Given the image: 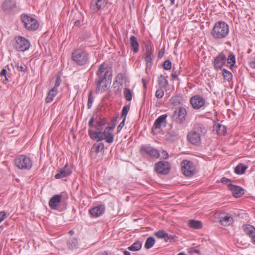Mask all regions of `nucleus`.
<instances>
[{
	"label": "nucleus",
	"mask_w": 255,
	"mask_h": 255,
	"mask_svg": "<svg viewBox=\"0 0 255 255\" xmlns=\"http://www.w3.org/2000/svg\"><path fill=\"white\" fill-rule=\"evenodd\" d=\"M229 31L228 25L224 21H219L214 25L211 34L215 39H222L228 35Z\"/></svg>",
	"instance_id": "nucleus-1"
},
{
	"label": "nucleus",
	"mask_w": 255,
	"mask_h": 255,
	"mask_svg": "<svg viewBox=\"0 0 255 255\" xmlns=\"http://www.w3.org/2000/svg\"><path fill=\"white\" fill-rule=\"evenodd\" d=\"M112 77V71L107 70L105 72L104 77H100V78L96 80V93H102L106 90L108 84V81H111Z\"/></svg>",
	"instance_id": "nucleus-2"
},
{
	"label": "nucleus",
	"mask_w": 255,
	"mask_h": 255,
	"mask_svg": "<svg viewBox=\"0 0 255 255\" xmlns=\"http://www.w3.org/2000/svg\"><path fill=\"white\" fill-rule=\"evenodd\" d=\"M32 164L30 158L24 155L18 156L14 160V165L20 169H30Z\"/></svg>",
	"instance_id": "nucleus-3"
},
{
	"label": "nucleus",
	"mask_w": 255,
	"mask_h": 255,
	"mask_svg": "<svg viewBox=\"0 0 255 255\" xmlns=\"http://www.w3.org/2000/svg\"><path fill=\"white\" fill-rule=\"evenodd\" d=\"M14 47L18 51L23 52L29 49L30 47V43L24 37L17 36L14 38Z\"/></svg>",
	"instance_id": "nucleus-4"
},
{
	"label": "nucleus",
	"mask_w": 255,
	"mask_h": 255,
	"mask_svg": "<svg viewBox=\"0 0 255 255\" xmlns=\"http://www.w3.org/2000/svg\"><path fill=\"white\" fill-rule=\"evenodd\" d=\"M72 59L78 65H83L87 63L88 60V54L84 51L76 50L72 53Z\"/></svg>",
	"instance_id": "nucleus-5"
},
{
	"label": "nucleus",
	"mask_w": 255,
	"mask_h": 255,
	"mask_svg": "<svg viewBox=\"0 0 255 255\" xmlns=\"http://www.w3.org/2000/svg\"><path fill=\"white\" fill-rule=\"evenodd\" d=\"M21 20L23 22L26 28L29 30H36L39 26L37 20L27 15H22L21 16Z\"/></svg>",
	"instance_id": "nucleus-6"
},
{
	"label": "nucleus",
	"mask_w": 255,
	"mask_h": 255,
	"mask_svg": "<svg viewBox=\"0 0 255 255\" xmlns=\"http://www.w3.org/2000/svg\"><path fill=\"white\" fill-rule=\"evenodd\" d=\"M182 171L185 176L190 177L193 176L195 172V168L192 162L183 160L181 164Z\"/></svg>",
	"instance_id": "nucleus-7"
},
{
	"label": "nucleus",
	"mask_w": 255,
	"mask_h": 255,
	"mask_svg": "<svg viewBox=\"0 0 255 255\" xmlns=\"http://www.w3.org/2000/svg\"><path fill=\"white\" fill-rule=\"evenodd\" d=\"M155 171L161 174H167L170 170V165L168 162L165 161H161L155 165Z\"/></svg>",
	"instance_id": "nucleus-8"
},
{
	"label": "nucleus",
	"mask_w": 255,
	"mask_h": 255,
	"mask_svg": "<svg viewBox=\"0 0 255 255\" xmlns=\"http://www.w3.org/2000/svg\"><path fill=\"white\" fill-rule=\"evenodd\" d=\"M115 126L107 127L103 132L100 131L101 140L105 139L107 142L111 143L113 142L114 135L112 131L114 129Z\"/></svg>",
	"instance_id": "nucleus-9"
},
{
	"label": "nucleus",
	"mask_w": 255,
	"mask_h": 255,
	"mask_svg": "<svg viewBox=\"0 0 255 255\" xmlns=\"http://www.w3.org/2000/svg\"><path fill=\"white\" fill-rule=\"evenodd\" d=\"M186 115L187 111L185 108L183 107L178 108L174 112L173 119L176 122L182 124L185 120Z\"/></svg>",
	"instance_id": "nucleus-10"
},
{
	"label": "nucleus",
	"mask_w": 255,
	"mask_h": 255,
	"mask_svg": "<svg viewBox=\"0 0 255 255\" xmlns=\"http://www.w3.org/2000/svg\"><path fill=\"white\" fill-rule=\"evenodd\" d=\"M190 104L194 109H199L205 104V99L200 95H195L191 98Z\"/></svg>",
	"instance_id": "nucleus-11"
},
{
	"label": "nucleus",
	"mask_w": 255,
	"mask_h": 255,
	"mask_svg": "<svg viewBox=\"0 0 255 255\" xmlns=\"http://www.w3.org/2000/svg\"><path fill=\"white\" fill-rule=\"evenodd\" d=\"M226 61V54L224 52L219 53L213 61L214 69L216 70H221Z\"/></svg>",
	"instance_id": "nucleus-12"
},
{
	"label": "nucleus",
	"mask_w": 255,
	"mask_h": 255,
	"mask_svg": "<svg viewBox=\"0 0 255 255\" xmlns=\"http://www.w3.org/2000/svg\"><path fill=\"white\" fill-rule=\"evenodd\" d=\"M107 3V0H92L90 5V10L95 13L100 9H103Z\"/></svg>",
	"instance_id": "nucleus-13"
},
{
	"label": "nucleus",
	"mask_w": 255,
	"mask_h": 255,
	"mask_svg": "<svg viewBox=\"0 0 255 255\" xmlns=\"http://www.w3.org/2000/svg\"><path fill=\"white\" fill-rule=\"evenodd\" d=\"M140 150L142 152L146 153L153 157H158L159 153L155 148L148 145H143L141 146Z\"/></svg>",
	"instance_id": "nucleus-14"
},
{
	"label": "nucleus",
	"mask_w": 255,
	"mask_h": 255,
	"mask_svg": "<svg viewBox=\"0 0 255 255\" xmlns=\"http://www.w3.org/2000/svg\"><path fill=\"white\" fill-rule=\"evenodd\" d=\"M167 117V116L166 114L159 116L154 123L152 130L153 131L154 130L160 129L162 126L165 127Z\"/></svg>",
	"instance_id": "nucleus-15"
},
{
	"label": "nucleus",
	"mask_w": 255,
	"mask_h": 255,
	"mask_svg": "<svg viewBox=\"0 0 255 255\" xmlns=\"http://www.w3.org/2000/svg\"><path fill=\"white\" fill-rule=\"evenodd\" d=\"M145 57L144 58L145 60L146 61L147 66H149L151 65V63L152 62L153 56V48L150 45H145Z\"/></svg>",
	"instance_id": "nucleus-16"
},
{
	"label": "nucleus",
	"mask_w": 255,
	"mask_h": 255,
	"mask_svg": "<svg viewBox=\"0 0 255 255\" xmlns=\"http://www.w3.org/2000/svg\"><path fill=\"white\" fill-rule=\"evenodd\" d=\"M72 173V170L68 164H66L65 166L61 169L59 173L55 175L56 179H60L69 176Z\"/></svg>",
	"instance_id": "nucleus-17"
},
{
	"label": "nucleus",
	"mask_w": 255,
	"mask_h": 255,
	"mask_svg": "<svg viewBox=\"0 0 255 255\" xmlns=\"http://www.w3.org/2000/svg\"><path fill=\"white\" fill-rule=\"evenodd\" d=\"M198 134L195 131H190L187 135L189 141L193 144L198 145L201 143V137L202 136Z\"/></svg>",
	"instance_id": "nucleus-18"
},
{
	"label": "nucleus",
	"mask_w": 255,
	"mask_h": 255,
	"mask_svg": "<svg viewBox=\"0 0 255 255\" xmlns=\"http://www.w3.org/2000/svg\"><path fill=\"white\" fill-rule=\"evenodd\" d=\"M62 196L61 195H56L52 197L49 201V205L52 209H57L58 206L61 202Z\"/></svg>",
	"instance_id": "nucleus-19"
},
{
	"label": "nucleus",
	"mask_w": 255,
	"mask_h": 255,
	"mask_svg": "<svg viewBox=\"0 0 255 255\" xmlns=\"http://www.w3.org/2000/svg\"><path fill=\"white\" fill-rule=\"evenodd\" d=\"M233 218L228 214H224L220 217V222L224 226H229L233 223Z\"/></svg>",
	"instance_id": "nucleus-20"
},
{
	"label": "nucleus",
	"mask_w": 255,
	"mask_h": 255,
	"mask_svg": "<svg viewBox=\"0 0 255 255\" xmlns=\"http://www.w3.org/2000/svg\"><path fill=\"white\" fill-rule=\"evenodd\" d=\"M154 235L157 238L159 239H164L165 241L166 242H171L173 239V237L172 236L169 235L163 230H160L155 233Z\"/></svg>",
	"instance_id": "nucleus-21"
},
{
	"label": "nucleus",
	"mask_w": 255,
	"mask_h": 255,
	"mask_svg": "<svg viewBox=\"0 0 255 255\" xmlns=\"http://www.w3.org/2000/svg\"><path fill=\"white\" fill-rule=\"evenodd\" d=\"M229 189L236 198H238L244 194L243 189L239 186L231 184L229 186Z\"/></svg>",
	"instance_id": "nucleus-22"
},
{
	"label": "nucleus",
	"mask_w": 255,
	"mask_h": 255,
	"mask_svg": "<svg viewBox=\"0 0 255 255\" xmlns=\"http://www.w3.org/2000/svg\"><path fill=\"white\" fill-rule=\"evenodd\" d=\"M104 211L105 207L103 205H100L91 209L90 213L92 216L97 217L102 215Z\"/></svg>",
	"instance_id": "nucleus-23"
},
{
	"label": "nucleus",
	"mask_w": 255,
	"mask_h": 255,
	"mask_svg": "<svg viewBox=\"0 0 255 255\" xmlns=\"http://www.w3.org/2000/svg\"><path fill=\"white\" fill-rule=\"evenodd\" d=\"M191 131H195L198 134L203 136L205 134L207 130L205 129L203 125L201 124H196L194 125L193 130Z\"/></svg>",
	"instance_id": "nucleus-24"
},
{
	"label": "nucleus",
	"mask_w": 255,
	"mask_h": 255,
	"mask_svg": "<svg viewBox=\"0 0 255 255\" xmlns=\"http://www.w3.org/2000/svg\"><path fill=\"white\" fill-rule=\"evenodd\" d=\"M104 144L102 142L95 143L91 148V155L93 156L94 153H98L100 152H104Z\"/></svg>",
	"instance_id": "nucleus-25"
},
{
	"label": "nucleus",
	"mask_w": 255,
	"mask_h": 255,
	"mask_svg": "<svg viewBox=\"0 0 255 255\" xmlns=\"http://www.w3.org/2000/svg\"><path fill=\"white\" fill-rule=\"evenodd\" d=\"M130 44L133 51L136 53L138 51L139 44L136 37L133 35L130 37Z\"/></svg>",
	"instance_id": "nucleus-26"
},
{
	"label": "nucleus",
	"mask_w": 255,
	"mask_h": 255,
	"mask_svg": "<svg viewBox=\"0 0 255 255\" xmlns=\"http://www.w3.org/2000/svg\"><path fill=\"white\" fill-rule=\"evenodd\" d=\"M242 228L246 234L249 237L253 235L255 232V228L251 225H244Z\"/></svg>",
	"instance_id": "nucleus-27"
},
{
	"label": "nucleus",
	"mask_w": 255,
	"mask_h": 255,
	"mask_svg": "<svg viewBox=\"0 0 255 255\" xmlns=\"http://www.w3.org/2000/svg\"><path fill=\"white\" fill-rule=\"evenodd\" d=\"M188 226L192 228L199 229L202 228V223L200 221L190 220L188 222Z\"/></svg>",
	"instance_id": "nucleus-28"
},
{
	"label": "nucleus",
	"mask_w": 255,
	"mask_h": 255,
	"mask_svg": "<svg viewBox=\"0 0 255 255\" xmlns=\"http://www.w3.org/2000/svg\"><path fill=\"white\" fill-rule=\"evenodd\" d=\"M15 7V3L12 0H6L2 4V7L5 10H11Z\"/></svg>",
	"instance_id": "nucleus-29"
},
{
	"label": "nucleus",
	"mask_w": 255,
	"mask_h": 255,
	"mask_svg": "<svg viewBox=\"0 0 255 255\" xmlns=\"http://www.w3.org/2000/svg\"><path fill=\"white\" fill-rule=\"evenodd\" d=\"M57 93V90H55V88H52L51 89L46 98L45 102L47 103H50L52 101L53 98L56 95Z\"/></svg>",
	"instance_id": "nucleus-30"
},
{
	"label": "nucleus",
	"mask_w": 255,
	"mask_h": 255,
	"mask_svg": "<svg viewBox=\"0 0 255 255\" xmlns=\"http://www.w3.org/2000/svg\"><path fill=\"white\" fill-rule=\"evenodd\" d=\"M178 136V132L177 131L171 130L168 132L165 135V138L167 140L173 141L175 138H177Z\"/></svg>",
	"instance_id": "nucleus-31"
},
{
	"label": "nucleus",
	"mask_w": 255,
	"mask_h": 255,
	"mask_svg": "<svg viewBox=\"0 0 255 255\" xmlns=\"http://www.w3.org/2000/svg\"><path fill=\"white\" fill-rule=\"evenodd\" d=\"M141 243L139 241H136L130 246L128 247V249L130 251L136 252L139 251L141 249Z\"/></svg>",
	"instance_id": "nucleus-32"
},
{
	"label": "nucleus",
	"mask_w": 255,
	"mask_h": 255,
	"mask_svg": "<svg viewBox=\"0 0 255 255\" xmlns=\"http://www.w3.org/2000/svg\"><path fill=\"white\" fill-rule=\"evenodd\" d=\"M214 129L219 135H224L226 132V129L224 126L221 124H217L215 126Z\"/></svg>",
	"instance_id": "nucleus-33"
},
{
	"label": "nucleus",
	"mask_w": 255,
	"mask_h": 255,
	"mask_svg": "<svg viewBox=\"0 0 255 255\" xmlns=\"http://www.w3.org/2000/svg\"><path fill=\"white\" fill-rule=\"evenodd\" d=\"M90 137L93 139H97L98 140H101V136L100 135V131H94L91 129L88 131Z\"/></svg>",
	"instance_id": "nucleus-34"
},
{
	"label": "nucleus",
	"mask_w": 255,
	"mask_h": 255,
	"mask_svg": "<svg viewBox=\"0 0 255 255\" xmlns=\"http://www.w3.org/2000/svg\"><path fill=\"white\" fill-rule=\"evenodd\" d=\"M155 243V240L152 237H149L148 238L145 242L144 247L146 249H150L154 244Z\"/></svg>",
	"instance_id": "nucleus-35"
},
{
	"label": "nucleus",
	"mask_w": 255,
	"mask_h": 255,
	"mask_svg": "<svg viewBox=\"0 0 255 255\" xmlns=\"http://www.w3.org/2000/svg\"><path fill=\"white\" fill-rule=\"evenodd\" d=\"M247 167L242 164H239L235 169V172L237 174H241L244 173Z\"/></svg>",
	"instance_id": "nucleus-36"
},
{
	"label": "nucleus",
	"mask_w": 255,
	"mask_h": 255,
	"mask_svg": "<svg viewBox=\"0 0 255 255\" xmlns=\"http://www.w3.org/2000/svg\"><path fill=\"white\" fill-rule=\"evenodd\" d=\"M158 83L161 87H166L168 85V81L165 76L160 75L158 77Z\"/></svg>",
	"instance_id": "nucleus-37"
},
{
	"label": "nucleus",
	"mask_w": 255,
	"mask_h": 255,
	"mask_svg": "<svg viewBox=\"0 0 255 255\" xmlns=\"http://www.w3.org/2000/svg\"><path fill=\"white\" fill-rule=\"evenodd\" d=\"M106 122L104 119H100L97 121L96 128L97 131H101L103 128V127L106 125Z\"/></svg>",
	"instance_id": "nucleus-38"
},
{
	"label": "nucleus",
	"mask_w": 255,
	"mask_h": 255,
	"mask_svg": "<svg viewBox=\"0 0 255 255\" xmlns=\"http://www.w3.org/2000/svg\"><path fill=\"white\" fill-rule=\"evenodd\" d=\"M107 68V65L105 63H103L100 65L98 70L97 72V75L98 77V78H100V77H104V75H103V73L105 72V70H106Z\"/></svg>",
	"instance_id": "nucleus-39"
},
{
	"label": "nucleus",
	"mask_w": 255,
	"mask_h": 255,
	"mask_svg": "<svg viewBox=\"0 0 255 255\" xmlns=\"http://www.w3.org/2000/svg\"><path fill=\"white\" fill-rule=\"evenodd\" d=\"M67 245L69 249H73L78 245V241L75 238L71 239L68 241Z\"/></svg>",
	"instance_id": "nucleus-40"
},
{
	"label": "nucleus",
	"mask_w": 255,
	"mask_h": 255,
	"mask_svg": "<svg viewBox=\"0 0 255 255\" xmlns=\"http://www.w3.org/2000/svg\"><path fill=\"white\" fill-rule=\"evenodd\" d=\"M227 62L231 66H233L235 64V57L233 53H231L229 55L227 58Z\"/></svg>",
	"instance_id": "nucleus-41"
},
{
	"label": "nucleus",
	"mask_w": 255,
	"mask_h": 255,
	"mask_svg": "<svg viewBox=\"0 0 255 255\" xmlns=\"http://www.w3.org/2000/svg\"><path fill=\"white\" fill-rule=\"evenodd\" d=\"M124 96L126 100L128 101H131L132 99V93L130 90L128 89L125 88L124 89Z\"/></svg>",
	"instance_id": "nucleus-42"
},
{
	"label": "nucleus",
	"mask_w": 255,
	"mask_h": 255,
	"mask_svg": "<svg viewBox=\"0 0 255 255\" xmlns=\"http://www.w3.org/2000/svg\"><path fill=\"white\" fill-rule=\"evenodd\" d=\"M222 74L225 80L229 81L232 79V74L230 71L224 69L222 71Z\"/></svg>",
	"instance_id": "nucleus-43"
},
{
	"label": "nucleus",
	"mask_w": 255,
	"mask_h": 255,
	"mask_svg": "<svg viewBox=\"0 0 255 255\" xmlns=\"http://www.w3.org/2000/svg\"><path fill=\"white\" fill-rule=\"evenodd\" d=\"M129 110V107L128 106H125L124 107L123 110H122V117L124 118V119L126 120V118L127 116V115L128 114V113Z\"/></svg>",
	"instance_id": "nucleus-44"
},
{
	"label": "nucleus",
	"mask_w": 255,
	"mask_h": 255,
	"mask_svg": "<svg viewBox=\"0 0 255 255\" xmlns=\"http://www.w3.org/2000/svg\"><path fill=\"white\" fill-rule=\"evenodd\" d=\"M164 68L166 70H169L171 68V63L169 60H166L163 64Z\"/></svg>",
	"instance_id": "nucleus-45"
},
{
	"label": "nucleus",
	"mask_w": 255,
	"mask_h": 255,
	"mask_svg": "<svg viewBox=\"0 0 255 255\" xmlns=\"http://www.w3.org/2000/svg\"><path fill=\"white\" fill-rule=\"evenodd\" d=\"M164 96V91L163 90L160 89H157L155 93V96L157 98H161Z\"/></svg>",
	"instance_id": "nucleus-46"
},
{
	"label": "nucleus",
	"mask_w": 255,
	"mask_h": 255,
	"mask_svg": "<svg viewBox=\"0 0 255 255\" xmlns=\"http://www.w3.org/2000/svg\"><path fill=\"white\" fill-rule=\"evenodd\" d=\"M93 102V98L92 96L91 93H90L89 95L88 102V105H87L88 108H91Z\"/></svg>",
	"instance_id": "nucleus-47"
},
{
	"label": "nucleus",
	"mask_w": 255,
	"mask_h": 255,
	"mask_svg": "<svg viewBox=\"0 0 255 255\" xmlns=\"http://www.w3.org/2000/svg\"><path fill=\"white\" fill-rule=\"evenodd\" d=\"M60 84V78H57L54 87L53 88H55V90H57L58 87L59 86Z\"/></svg>",
	"instance_id": "nucleus-48"
},
{
	"label": "nucleus",
	"mask_w": 255,
	"mask_h": 255,
	"mask_svg": "<svg viewBox=\"0 0 255 255\" xmlns=\"http://www.w3.org/2000/svg\"><path fill=\"white\" fill-rule=\"evenodd\" d=\"M6 214L4 212H0V223L5 218Z\"/></svg>",
	"instance_id": "nucleus-49"
},
{
	"label": "nucleus",
	"mask_w": 255,
	"mask_h": 255,
	"mask_svg": "<svg viewBox=\"0 0 255 255\" xmlns=\"http://www.w3.org/2000/svg\"><path fill=\"white\" fill-rule=\"evenodd\" d=\"M125 120V119H123V121L120 123V124L118 127L117 129L118 132H119L124 126Z\"/></svg>",
	"instance_id": "nucleus-50"
},
{
	"label": "nucleus",
	"mask_w": 255,
	"mask_h": 255,
	"mask_svg": "<svg viewBox=\"0 0 255 255\" xmlns=\"http://www.w3.org/2000/svg\"><path fill=\"white\" fill-rule=\"evenodd\" d=\"M6 74H7V71L6 69H3L0 73V75L1 76H4L5 77V79L6 81L8 80L7 78L6 77Z\"/></svg>",
	"instance_id": "nucleus-51"
},
{
	"label": "nucleus",
	"mask_w": 255,
	"mask_h": 255,
	"mask_svg": "<svg viewBox=\"0 0 255 255\" xmlns=\"http://www.w3.org/2000/svg\"><path fill=\"white\" fill-rule=\"evenodd\" d=\"M161 156L163 158L166 159L168 156V153L166 151L163 150L161 152Z\"/></svg>",
	"instance_id": "nucleus-52"
},
{
	"label": "nucleus",
	"mask_w": 255,
	"mask_h": 255,
	"mask_svg": "<svg viewBox=\"0 0 255 255\" xmlns=\"http://www.w3.org/2000/svg\"><path fill=\"white\" fill-rule=\"evenodd\" d=\"M16 67L17 69L21 71H24L26 69L25 66H22V65L19 66L18 65H17Z\"/></svg>",
	"instance_id": "nucleus-53"
},
{
	"label": "nucleus",
	"mask_w": 255,
	"mask_h": 255,
	"mask_svg": "<svg viewBox=\"0 0 255 255\" xmlns=\"http://www.w3.org/2000/svg\"><path fill=\"white\" fill-rule=\"evenodd\" d=\"M221 181L223 183H227L229 181V179L225 177H223L221 179Z\"/></svg>",
	"instance_id": "nucleus-54"
},
{
	"label": "nucleus",
	"mask_w": 255,
	"mask_h": 255,
	"mask_svg": "<svg viewBox=\"0 0 255 255\" xmlns=\"http://www.w3.org/2000/svg\"><path fill=\"white\" fill-rule=\"evenodd\" d=\"M93 124H94V119H93V118H91L89 122V126L90 127H92L93 126Z\"/></svg>",
	"instance_id": "nucleus-55"
},
{
	"label": "nucleus",
	"mask_w": 255,
	"mask_h": 255,
	"mask_svg": "<svg viewBox=\"0 0 255 255\" xmlns=\"http://www.w3.org/2000/svg\"><path fill=\"white\" fill-rule=\"evenodd\" d=\"M250 237L252 239L253 242L255 243V232H254V234H253V235L250 236Z\"/></svg>",
	"instance_id": "nucleus-56"
},
{
	"label": "nucleus",
	"mask_w": 255,
	"mask_h": 255,
	"mask_svg": "<svg viewBox=\"0 0 255 255\" xmlns=\"http://www.w3.org/2000/svg\"><path fill=\"white\" fill-rule=\"evenodd\" d=\"M250 66H251V67L255 68V61H254V62H251L250 63Z\"/></svg>",
	"instance_id": "nucleus-57"
},
{
	"label": "nucleus",
	"mask_w": 255,
	"mask_h": 255,
	"mask_svg": "<svg viewBox=\"0 0 255 255\" xmlns=\"http://www.w3.org/2000/svg\"><path fill=\"white\" fill-rule=\"evenodd\" d=\"M163 54H164V51H160L159 52L158 56L160 57H162L163 55Z\"/></svg>",
	"instance_id": "nucleus-58"
},
{
	"label": "nucleus",
	"mask_w": 255,
	"mask_h": 255,
	"mask_svg": "<svg viewBox=\"0 0 255 255\" xmlns=\"http://www.w3.org/2000/svg\"><path fill=\"white\" fill-rule=\"evenodd\" d=\"M172 76L174 78H177V74H176V72H174L172 74Z\"/></svg>",
	"instance_id": "nucleus-59"
},
{
	"label": "nucleus",
	"mask_w": 255,
	"mask_h": 255,
	"mask_svg": "<svg viewBox=\"0 0 255 255\" xmlns=\"http://www.w3.org/2000/svg\"><path fill=\"white\" fill-rule=\"evenodd\" d=\"M98 255H108V254L107 252H104L100 253Z\"/></svg>",
	"instance_id": "nucleus-60"
},
{
	"label": "nucleus",
	"mask_w": 255,
	"mask_h": 255,
	"mask_svg": "<svg viewBox=\"0 0 255 255\" xmlns=\"http://www.w3.org/2000/svg\"><path fill=\"white\" fill-rule=\"evenodd\" d=\"M124 255H130V253L127 251H124Z\"/></svg>",
	"instance_id": "nucleus-61"
},
{
	"label": "nucleus",
	"mask_w": 255,
	"mask_h": 255,
	"mask_svg": "<svg viewBox=\"0 0 255 255\" xmlns=\"http://www.w3.org/2000/svg\"><path fill=\"white\" fill-rule=\"evenodd\" d=\"M170 2H171V4L172 5L174 4V2H175V0H170Z\"/></svg>",
	"instance_id": "nucleus-62"
},
{
	"label": "nucleus",
	"mask_w": 255,
	"mask_h": 255,
	"mask_svg": "<svg viewBox=\"0 0 255 255\" xmlns=\"http://www.w3.org/2000/svg\"><path fill=\"white\" fill-rule=\"evenodd\" d=\"M69 234L71 235H72L74 234V232L73 231H70L69 232Z\"/></svg>",
	"instance_id": "nucleus-63"
},
{
	"label": "nucleus",
	"mask_w": 255,
	"mask_h": 255,
	"mask_svg": "<svg viewBox=\"0 0 255 255\" xmlns=\"http://www.w3.org/2000/svg\"><path fill=\"white\" fill-rule=\"evenodd\" d=\"M177 255H186V254H185L183 253H181L178 254Z\"/></svg>",
	"instance_id": "nucleus-64"
}]
</instances>
